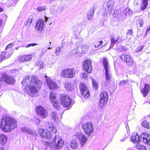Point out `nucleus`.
Segmentation results:
<instances>
[{"label":"nucleus","instance_id":"obj_56","mask_svg":"<svg viewBox=\"0 0 150 150\" xmlns=\"http://www.w3.org/2000/svg\"><path fill=\"white\" fill-rule=\"evenodd\" d=\"M73 53L75 54L78 53L79 52L78 49V48H76L75 50H73Z\"/></svg>","mask_w":150,"mask_h":150},{"label":"nucleus","instance_id":"obj_29","mask_svg":"<svg viewBox=\"0 0 150 150\" xmlns=\"http://www.w3.org/2000/svg\"><path fill=\"white\" fill-rule=\"evenodd\" d=\"M1 54L4 57V59H8L12 55V53L8 52H2Z\"/></svg>","mask_w":150,"mask_h":150},{"label":"nucleus","instance_id":"obj_24","mask_svg":"<svg viewBox=\"0 0 150 150\" xmlns=\"http://www.w3.org/2000/svg\"><path fill=\"white\" fill-rule=\"evenodd\" d=\"M7 137L4 134H0V144L2 145H4L6 142Z\"/></svg>","mask_w":150,"mask_h":150},{"label":"nucleus","instance_id":"obj_19","mask_svg":"<svg viewBox=\"0 0 150 150\" xmlns=\"http://www.w3.org/2000/svg\"><path fill=\"white\" fill-rule=\"evenodd\" d=\"M82 127L85 131H93V130L92 123L90 122L83 124Z\"/></svg>","mask_w":150,"mask_h":150},{"label":"nucleus","instance_id":"obj_13","mask_svg":"<svg viewBox=\"0 0 150 150\" xmlns=\"http://www.w3.org/2000/svg\"><path fill=\"white\" fill-rule=\"evenodd\" d=\"M79 88L81 92L82 95L85 98H87L90 96L89 91L84 83H81L80 85Z\"/></svg>","mask_w":150,"mask_h":150},{"label":"nucleus","instance_id":"obj_44","mask_svg":"<svg viewBox=\"0 0 150 150\" xmlns=\"http://www.w3.org/2000/svg\"><path fill=\"white\" fill-rule=\"evenodd\" d=\"M128 82V80H122L120 81V85L121 86H123L126 83H127Z\"/></svg>","mask_w":150,"mask_h":150},{"label":"nucleus","instance_id":"obj_15","mask_svg":"<svg viewBox=\"0 0 150 150\" xmlns=\"http://www.w3.org/2000/svg\"><path fill=\"white\" fill-rule=\"evenodd\" d=\"M45 24V22L43 20L39 19L36 22L35 25V28L37 31L41 32L44 28Z\"/></svg>","mask_w":150,"mask_h":150},{"label":"nucleus","instance_id":"obj_62","mask_svg":"<svg viewBox=\"0 0 150 150\" xmlns=\"http://www.w3.org/2000/svg\"><path fill=\"white\" fill-rule=\"evenodd\" d=\"M119 39V38L118 37V38H114V40H115V41L116 42H117L118 41Z\"/></svg>","mask_w":150,"mask_h":150},{"label":"nucleus","instance_id":"obj_20","mask_svg":"<svg viewBox=\"0 0 150 150\" xmlns=\"http://www.w3.org/2000/svg\"><path fill=\"white\" fill-rule=\"evenodd\" d=\"M131 141L134 143H139L141 141V139L139 136L136 133L133 134L131 136Z\"/></svg>","mask_w":150,"mask_h":150},{"label":"nucleus","instance_id":"obj_25","mask_svg":"<svg viewBox=\"0 0 150 150\" xmlns=\"http://www.w3.org/2000/svg\"><path fill=\"white\" fill-rule=\"evenodd\" d=\"M46 126L45 130L47 131H57V129L54 126H53L52 124H51V126L48 122L46 125Z\"/></svg>","mask_w":150,"mask_h":150},{"label":"nucleus","instance_id":"obj_47","mask_svg":"<svg viewBox=\"0 0 150 150\" xmlns=\"http://www.w3.org/2000/svg\"><path fill=\"white\" fill-rule=\"evenodd\" d=\"M127 14L128 13L129 15H130L132 14L133 12L131 10L128 8H126L125 9V11Z\"/></svg>","mask_w":150,"mask_h":150},{"label":"nucleus","instance_id":"obj_11","mask_svg":"<svg viewBox=\"0 0 150 150\" xmlns=\"http://www.w3.org/2000/svg\"><path fill=\"white\" fill-rule=\"evenodd\" d=\"M74 137L79 140L81 146L82 147L85 145L87 140L85 135L79 132L75 134Z\"/></svg>","mask_w":150,"mask_h":150},{"label":"nucleus","instance_id":"obj_48","mask_svg":"<svg viewBox=\"0 0 150 150\" xmlns=\"http://www.w3.org/2000/svg\"><path fill=\"white\" fill-rule=\"evenodd\" d=\"M25 59L24 56H21L18 58V60L21 62H23L25 61Z\"/></svg>","mask_w":150,"mask_h":150},{"label":"nucleus","instance_id":"obj_17","mask_svg":"<svg viewBox=\"0 0 150 150\" xmlns=\"http://www.w3.org/2000/svg\"><path fill=\"white\" fill-rule=\"evenodd\" d=\"M120 58L124 60L128 65H132V59L129 55L123 54L120 56Z\"/></svg>","mask_w":150,"mask_h":150},{"label":"nucleus","instance_id":"obj_1","mask_svg":"<svg viewBox=\"0 0 150 150\" xmlns=\"http://www.w3.org/2000/svg\"><path fill=\"white\" fill-rule=\"evenodd\" d=\"M30 77L28 76H25L22 82L23 86L28 87L30 92V95L32 97L35 96V93H37L41 88L42 82L36 76H33L30 81Z\"/></svg>","mask_w":150,"mask_h":150},{"label":"nucleus","instance_id":"obj_35","mask_svg":"<svg viewBox=\"0 0 150 150\" xmlns=\"http://www.w3.org/2000/svg\"><path fill=\"white\" fill-rule=\"evenodd\" d=\"M46 10V7L45 6L38 7L37 8V11L38 12L44 11Z\"/></svg>","mask_w":150,"mask_h":150},{"label":"nucleus","instance_id":"obj_2","mask_svg":"<svg viewBox=\"0 0 150 150\" xmlns=\"http://www.w3.org/2000/svg\"><path fill=\"white\" fill-rule=\"evenodd\" d=\"M1 123L0 127L3 131H9L17 127L16 121L11 117H6L3 118Z\"/></svg>","mask_w":150,"mask_h":150},{"label":"nucleus","instance_id":"obj_43","mask_svg":"<svg viewBox=\"0 0 150 150\" xmlns=\"http://www.w3.org/2000/svg\"><path fill=\"white\" fill-rule=\"evenodd\" d=\"M24 58H25V61H29L32 59L31 55H27L24 56Z\"/></svg>","mask_w":150,"mask_h":150},{"label":"nucleus","instance_id":"obj_63","mask_svg":"<svg viewBox=\"0 0 150 150\" xmlns=\"http://www.w3.org/2000/svg\"><path fill=\"white\" fill-rule=\"evenodd\" d=\"M45 130H44L42 128H40V129H39V131H40V132L44 131Z\"/></svg>","mask_w":150,"mask_h":150},{"label":"nucleus","instance_id":"obj_5","mask_svg":"<svg viewBox=\"0 0 150 150\" xmlns=\"http://www.w3.org/2000/svg\"><path fill=\"white\" fill-rule=\"evenodd\" d=\"M76 71L74 68H67L61 72L62 76L66 78H73L75 76Z\"/></svg>","mask_w":150,"mask_h":150},{"label":"nucleus","instance_id":"obj_27","mask_svg":"<svg viewBox=\"0 0 150 150\" xmlns=\"http://www.w3.org/2000/svg\"><path fill=\"white\" fill-rule=\"evenodd\" d=\"M147 0H143L141 6V9L142 10L145 9L147 6Z\"/></svg>","mask_w":150,"mask_h":150},{"label":"nucleus","instance_id":"obj_60","mask_svg":"<svg viewBox=\"0 0 150 150\" xmlns=\"http://www.w3.org/2000/svg\"><path fill=\"white\" fill-rule=\"evenodd\" d=\"M149 30H150V26L148 27V28H147L146 29V33Z\"/></svg>","mask_w":150,"mask_h":150},{"label":"nucleus","instance_id":"obj_8","mask_svg":"<svg viewBox=\"0 0 150 150\" xmlns=\"http://www.w3.org/2000/svg\"><path fill=\"white\" fill-rule=\"evenodd\" d=\"M100 100L99 105L101 108L105 105L108 100V94L106 92H101L100 94Z\"/></svg>","mask_w":150,"mask_h":150},{"label":"nucleus","instance_id":"obj_53","mask_svg":"<svg viewBox=\"0 0 150 150\" xmlns=\"http://www.w3.org/2000/svg\"><path fill=\"white\" fill-rule=\"evenodd\" d=\"M119 50L120 51H123L125 50V48L124 47L121 46L119 48L118 47L116 49V50Z\"/></svg>","mask_w":150,"mask_h":150},{"label":"nucleus","instance_id":"obj_32","mask_svg":"<svg viewBox=\"0 0 150 150\" xmlns=\"http://www.w3.org/2000/svg\"><path fill=\"white\" fill-rule=\"evenodd\" d=\"M53 107L56 109L59 110L60 108V106L59 103L57 101H55L52 103Z\"/></svg>","mask_w":150,"mask_h":150},{"label":"nucleus","instance_id":"obj_61","mask_svg":"<svg viewBox=\"0 0 150 150\" xmlns=\"http://www.w3.org/2000/svg\"><path fill=\"white\" fill-rule=\"evenodd\" d=\"M45 21L46 22H47L48 19V17H47L46 16H45Z\"/></svg>","mask_w":150,"mask_h":150},{"label":"nucleus","instance_id":"obj_41","mask_svg":"<svg viewBox=\"0 0 150 150\" xmlns=\"http://www.w3.org/2000/svg\"><path fill=\"white\" fill-rule=\"evenodd\" d=\"M137 148L139 150H146V147L143 145H138L137 146Z\"/></svg>","mask_w":150,"mask_h":150},{"label":"nucleus","instance_id":"obj_10","mask_svg":"<svg viewBox=\"0 0 150 150\" xmlns=\"http://www.w3.org/2000/svg\"><path fill=\"white\" fill-rule=\"evenodd\" d=\"M36 112L38 115L43 119L47 117L48 112L46 110L41 106H39L36 108Z\"/></svg>","mask_w":150,"mask_h":150},{"label":"nucleus","instance_id":"obj_38","mask_svg":"<svg viewBox=\"0 0 150 150\" xmlns=\"http://www.w3.org/2000/svg\"><path fill=\"white\" fill-rule=\"evenodd\" d=\"M111 44L110 45V48H112L115 45L116 42L114 40V38L112 37L110 38Z\"/></svg>","mask_w":150,"mask_h":150},{"label":"nucleus","instance_id":"obj_52","mask_svg":"<svg viewBox=\"0 0 150 150\" xmlns=\"http://www.w3.org/2000/svg\"><path fill=\"white\" fill-rule=\"evenodd\" d=\"M13 46V44L12 43H10L8 45L6 48V49L7 50L8 48H10L12 47Z\"/></svg>","mask_w":150,"mask_h":150},{"label":"nucleus","instance_id":"obj_18","mask_svg":"<svg viewBox=\"0 0 150 150\" xmlns=\"http://www.w3.org/2000/svg\"><path fill=\"white\" fill-rule=\"evenodd\" d=\"M45 81L50 89H53L58 88V87L57 85L49 78L46 79Z\"/></svg>","mask_w":150,"mask_h":150},{"label":"nucleus","instance_id":"obj_3","mask_svg":"<svg viewBox=\"0 0 150 150\" xmlns=\"http://www.w3.org/2000/svg\"><path fill=\"white\" fill-rule=\"evenodd\" d=\"M103 59V65L104 69L105 70V83H108L111 81L112 78V75L110 72L108 63L106 59L104 58Z\"/></svg>","mask_w":150,"mask_h":150},{"label":"nucleus","instance_id":"obj_22","mask_svg":"<svg viewBox=\"0 0 150 150\" xmlns=\"http://www.w3.org/2000/svg\"><path fill=\"white\" fill-rule=\"evenodd\" d=\"M40 134L42 138L50 139L52 138L51 132H40Z\"/></svg>","mask_w":150,"mask_h":150},{"label":"nucleus","instance_id":"obj_31","mask_svg":"<svg viewBox=\"0 0 150 150\" xmlns=\"http://www.w3.org/2000/svg\"><path fill=\"white\" fill-rule=\"evenodd\" d=\"M94 14V11H90L87 14V18L89 20L92 19Z\"/></svg>","mask_w":150,"mask_h":150},{"label":"nucleus","instance_id":"obj_12","mask_svg":"<svg viewBox=\"0 0 150 150\" xmlns=\"http://www.w3.org/2000/svg\"><path fill=\"white\" fill-rule=\"evenodd\" d=\"M127 16V13L125 11H119L117 10L114 11L113 16L118 18L120 21L125 19Z\"/></svg>","mask_w":150,"mask_h":150},{"label":"nucleus","instance_id":"obj_45","mask_svg":"<svg viewBox=\"0 0 150 150\" xmlns=\"http://www.w3.org/2000/svg\"><path fill=\"white\" fill-rule=\"evenodd\" d=\"M130 132H126V133L125 134V138L124 139H121V141L123 142L126 139H127L130 134Z\"/></svg>","mask_w":150,"mask_h":150},{"label":"nucleus","instance_id":"obj_14","mask_svg":"<svg viewBox=\"0 0 150 150\" xmlns=\"http://www.w3.org/2000/svg\"><path fill=\"white\" fill-rule=\"evenodd\" d=\"M83 69L85 70L87 73H90L92 71V64L90 60L87 59L84 61L83 66Z\"/></svg>","mask_w":150,"mask_h":150},{"label":"nucleus","instance_id":"obj_23","mask_svg":"<svg viewBox=\"0 0 150 150\" xmlns=\"http://www.w3.org/2000/svg\"><path fill=\"white\" fill-rule=\"evenodd\" d=\"M52 9H53L54 11L61 12L63 10V7L62 5L60 4L59 6H57L56 4H54Z\"/></svg>","mask_w":150,"mask_h":150},{"label":"nucleus","instance_id":"obj_46","mask_svg":"<svg viewBox=\"0 0 150 150\" xmlns=\"http://www.w3.org/2000/svg\"><path fill=\"white\" fill-rule=\"evenodd\" d=\"M21 130L22 131H30L29 128L25 127H21Z\"/></svg>","mask_w":150,"mask_h":150},{"label":"nucleus","instance_id":"obj_36","mask_svg":"<svg viewBox=\"0 0 150 150\" xmlns=\"http://www.w3.org/2000/svg\"><path fill=\"white\" fill-rule=\"evenodd\" d=\"M36 64L39 67V69H40L43 68V64L42 62L38 61L36 62Z\"/></svg>","mask_w":150,"mask_h":150},{"label":"nucleus","instance_id":"obj_16","mask_svg":"<svg viewBox=\"0 0 150 150\" xmlns=\"http://www.w3.org/2000/svg\"><path fill=\"white\" fill-rule=\"evenodd\" d=\"M141 139H142L143 142L147 145H150V135L147 133L144 132L141 134Z\"/></svg>","mask_w":150,"mask_h":150},{"label":"nucleus","instance_id":"obj_59","mask_svg":"<svg viewBox=\"0 0 150 150\" xmlns=\"http://www.w3.org/2000/svg\"><path fill=\"white\" fill-rule=\"evenodd\" d=\"M93 132H85V133L86 134H88V136H89V135H90V134H91Z\"/></svg>","mask_w":150,"mask_h":150},{"label":"nucleus","instance_id":"obj_58","mask_svg":"<svg viewBox=\"0 0 150 150\" xmlns=\"http://www.w3.org/2000/svg\"><path fill=\"white\" fill-rule=\"evenodd\" d=\"M103 43V41L101 40L99 42V44L97 46V47H98L100 46Z\"/></svg>","mask_w":150,"mask_h":150},{"label":"nucleus","instance_id":"obj_26","mask_svg":"<svg viewBox=\"0 0 150 150\" xmlns=\"http://www.w3.org/2000/svg\"><path fill=\"white\" fill-rule=\"evenodd\" d=\"M78 143L76 140L74 139L72 140L70 144V146L72 149H77L78 148Z\"/></svg>","mask_w":150,"mask_h":150},{"label":"nucleus","instance_id":"obj_42","mask_svg":"<svg viewBox=\"0 0 150 150\" xmlns=\"http://www.w3.org/2000/svg\"><path fill=\"white\" fill-rule=\"evenodd\" d=\"M142 125L144 128L146 129H148L149 127L148 123L146 121H144L142 123Z\"/></svg>","mask_w":150,"mask_h":150},{"label":"nucleus","instance_id":"obj_33","mask_svg":"<svg viewBox=\"0 0 150 150\" xmlns=\"http://www.w3.org/2000/svg\"><path fill=\"white\" fill-rule=\"evenodd\" d=\"M89 47L86 45H83L81 47L82 50V53H84L85 52L87 51L88 50Z\"/></svg>","mask_w":150,"mask_h":150},{"label":"nucleus","instance_id":"obj_49","mask_svg":"<svg viewBox=\"0 0 150 150\" xmlns=\"http://www.w3.org/2000/svg\"><path fill=\"white\" fill-rule=\"evenodd\" d=\"M138 22H139L140 27H142L143 26V24L144 23L142 19L141 18L139 19Z\"/></svg>","mask_w":150,"mask_h":150},{"label":"nucleus","instance_id":"obj_37","mask_svg":"<svg viewBox=\"0 0 150 150\" xmlns=\"http://www.w3.org/2000/svg\"><path fill=\"white\" fill-rule=\"evenodd\" d=\"M65 88L67 90L70 91L72 89L71 84L69 83H67L65 84Z\"/></svg>","mask_w":150,"mask_h":150},{"label":"nucleus","instance_id":"obj_40","mask_svg":"<svg viewBox=\"0 0 150 150\" xmlns=\"http://www.w3.org/2000/svg\"><path fill=\"white\" fill-rule=\"evenodd\" d=\"M92 83L93 88L95 89H97L98 88V86L96 82L93 79L92 80Z\"/></svg>","mask_w":150,"mask_h":150},{"label":"nucleus","instance_id":"obj_6","mask_svg":"<svg viewBox=\"0 0 150 150\" xmlns=\"http://www.w3.org/2000/svg\"><path fill=\"white\" fill-rule=\"evenodd\" d=\"M61 104L64 107L69 106L71 104V99L67 95L62 94L59 98Z\"/></svg>","mask_w":150,"mask_h":150},{"label":"nucleus","instance_id":"obj_34","mask_svg":"<svg viewBox=\"0 0 150 150\" xmlns=\"http://www.w3.org/2000/svg\"><path fill=\"white\" fill-rule=\"evenodd\" d=\"M33 19V18H30L26 22V25L27 28H30L31 27V24Z\"/></svg>","mask_w":150,"mask_h":150},{"label":"nucleus","instance_id":"obj_39","mask_svg":"<svg viewBox=\"0 0 150 150\" xmlns=\"http://www.w3.org/2000/svg\"><path fill=\"white\" fill-rule=\"evenodd\" d=\"M61 50V48L60 47H57L55 51V53L56 55L58 56L59 55Z\"/></svg>","mask_w":150,"mask_h":150},{"label":"nucleus","instance_id":"obj_4","mask_svg":"<svg viewBox=\"0 0 150 150\" xmlns=\"http://www.w3.org/2000/svg\"><path fill=\"white\" fill-rule=\"evenodd\" d=\"M53 143H54L56 146L52 147L51 145H50V146L47 145L48 148L46 147L47 149H48L50 150H54L56 149H60L63 146V142L61 138L59 137H55L54 139H53V141L52 142Z\"/></svg>","mask_w":150,"mask_h":150},{"label":"nucleus","instance_id":"obj_9","mask_svg":"<svg viewBox=\"0 0 150 150\" xmlns=\"http://www.w3.org/2000/svg\"><path fill=\"white\" fill-rule=\"evenodd\" d=\"M113 5L114 2L112 0L107 2L105 6V12L102 14V15L105 16L110 14L113 9Z\"/></svg>","mask_w":150,"mask_h":150},{"label":"nucleus","instance_id":"obj_28","mask_svg":"<svg viewBox=\"0 0 150 150\" xmlns=\"http://www.w3.org/2000/svg\"><path fill=\"white\" fill-rule=\"evenodd\" d=\"M49 96L50 100L51 103L56 100V95L54 93L52 92H50Z\"/></svg>","mask_w":150,"mask_h":150},{"label":"nucleus","instance_id":"obj_64","mask_svg":"<svg viewBox=\"0 0 150 150\" xmlns=\"http://www.w3.org/2000/svg\"><path fill=\"white\" fill-rule=\"evenodd\" d=\"M40 122V120L39 119H37L36 120V122L38 124V123H39Z\"/></svg>","mask_w":150,"mask_h":150},{"label":"nucleus","instance_id":"obj_50","mask_svg":"<svg viewBox=\"0 0 150 150\" xmlns=\"http://www.w3.org/2000/svg\"><path fill=\"white\" fill-rule=\"evenodd\" d=\"M144 48V46H141L139 47L137 50V52H138L141 51Z\"/></svg>","mask_w":150,"mask_h":150},{"label":"nucleus","instance_id":"obj_51","mask_svg":"<svg viewBox=\"0 0 150 150\" xmlns=\"http://www.w3.org/2000/svg\"><path fill=\"white\" fill-rule=\"evenodd\" d=\"M38 45V44L36 43L30 44H29L27 46H25V47H28L31 46H34L37 45Z\"/></svg>","mask_w":150,"mask_h":150},{"label":"nucleus","instance_id":"obj_7","mask_svg":"<svg viewBox=\"0 0 150 150\" xmlns=\"http://www.w3.org/2000/svg\"><path fill=\"white\" fill-rule=\"evenodd\" d=\"M1 80L8 84H13L15 82V79L12 77L8 75L5 73H0Z\"/></svg>","mask_w":150,"mask_h":150},{"label":"nucleus","instance_id":"obj_57","mask_svg":"<svg viewBox=\"0 0 150 150\" xmlns=\"http://www.w3.org/2000/svg\"><path fill=\"white\" fill-rule=\"evenodd\" d=\"M1 54V55H0V63L3 60H4V57Z\"/></svg>","mask_w":150,"mask_h":150},{"label":"nucleus","instance_id":"obj_55","mask_svg":"<svg viewBox=\"0 0 150 150\" xmlns=\"http://www.w3.org/2000/svg\"><path fill=\"white\" fill-rule=\"evenodd\" d=\"M133 33V31L132 30H128L127 34L129 35H132Z\"/></svg>","mask_w":150,"mask_h":150},{"label":"nucleus","instance_id":"obj_21","mask_svg":"<svg viewBox=\"0 0 150 150\" xmlns=\"http://www.w3.org/2000/svg\"><path fill=\"white\" fill-rule=\"evenodd\" d=\"M150 90V85L148 84H145L143 89L141 90V92L143 96L145 97Z\"/></svg>","mask_w":150,"mask_h":150},{"label":"nucleus","instance_id":"obj_30","mask_svg":"<svg viewBox=\"0 0 150 150\" xmlns=\"http://www.w3.org/2000/svg\"><path fill=\"white\" fill-rule=\"evenodd\" d=\"M52 117L54 119V120L56 121H57L59 119V116L60 115L58 116L56 112H52Z\"/></svg>","mask_w":150,"mask_h":150},{"label":"nucleus","instance_id":"obj_54","mask_svg":"<svg viewBox=\"0 0 150 150\" xmlns=\"http://www.w3.org/2000/svg\"><path fill=\"white\" fill-rule=\"evenodd\" d=\"M83 78L86 79L87 76V73H84L82 74Z\"/></svg>","mask_w":150,"mask_h":150}]
</instances>
